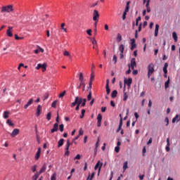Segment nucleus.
<instances>
[{
	"instance_id": "nucleus-1",
	"label": "nucleus",
	"mask_w": 180,
	"mask_h": 180,
	"mask_svg": "<svg viewBox=\"0 0 180 180\" xmlns=\"http://www.w3.org/2000/svg\"><path fill=\"white\" fill-rule=\"evenodd\" d=\"M81 103H82V98L79 96H76L75 101L71 103L70 108H75V110L78 111L79 110V106H81Z\"/></svg>"
},
{
	"instance_id": "nucleus-2",
	"label": "nucleus",
	"mask_w": 180,
	"mask_h": 180,
	"mask_svg": "<svg viewBox=\"0 0 180 180\" xmlns=\"http://www.w3.org/2000/svg\"><path fill=\"white\" fill-rule=\"evenodd\" d=\"M14 11L13 5L9 4L1 7V13H13Z\"/></svg>"
},
{
	"instance_id": "nucleus-3",
	"label": "nucleus",
	"mask_w": 180,
	"mask_h": 180,
	"mask_svg": "<svg viewBox=\"0 0 180 180\" xmlns=\"http://www.w3.org/2000/svg\"><path fill=\"white\" fill-rule=\"evenodd\" d=\"M148 78H150L155 72V70H154V63H150L148 65Z\"/></svg>"
},
{
	"instance_id": "nucleus-4",
	"label": "nucleus",
	"mask_w": 180,
	"mask_h": 180,
	"mask_svg": "<svg viewBox=\"0 0 180 180\" xmlns=\"http://www.w3.org/2000/svg\"><path fill=\"white\" fill-rule=\"evenodd\" d=\"M40 68L42 69V72H44L46 71V69L47 68V64L46 63H39L36 68L37 70H40Z\"/></svg>"
},
{
	"instance_id": "nucleus-5",
	"label": "nucleus",
	"mask_w": 180,
	"mask_h": 180,
	"mask_svg": "<svg viewBox=\"0 0 180 180\" xmlns=\"http://www.w3.org/2000/svg\"><path fill=\"white\" fill-rule=\"evenodd\" d=\"M136 66H137V65L136 63V58H133L131 60V63L128 64V67H129V68H131V70H134V67H136Z\"/></svg>"
},
{
	"instance_id": "nucleus-6",
	"label": "nucleus",
	"mask_w": 180,
	"mask_h": 180,
	"mask_svg": "<svg viewBox=\"0 0 180 180\" xmlns=\"http://www.w3.org/2000/svg\"><path fill=\"white\" fill-rule=\"evenodd\" d=\"M93 20H99V12L97 10L93 12Z\"/></svg>"
},
{
	"instance_id": "nucleus-7",
	"label": "nucleus",
	"mask_w": 180,
	"mask_h": 180,
	"mask_svg": "<svg viewBox=\"0 0 180 180\" xmlns=\"http://www.w3.org/2000/svg\"><path fill=\"white\" fill-rule=\"evenodd\" d=\"M12 30H13V27H8V30L6 31V34L8 37H12L13 36V34L12 33Z\"/></svg>"
},
{
	"instance_id": "nucleus-8",
	"label": "nucleus",
	"mask_w": 180,
	"mask_h": 180,
	"mask_svg": "<svg viewBox=\"0 0 180 180\" xmlns=\"http://www.w3.org/2000/svg\"><path fill=\"white\" fill-rule=\"evenodd\" d=\"M102 123V114H98L97 116V126L101 127Z\"/></svg>"
},
{
	"instance_id": "nucleus-9",
	"label": "nucleus",
	"mask_w": 180,
	"mask_h": 180,
	"mask_svg": "<svg viewBox=\"0 0 180 180\" xmlns=\"http://www.w3.org/2000/svg\"><path fill=\"white\" fill-rule=\"evenodd\" d=\"M46 169H47V165L46 163H44L42 165L39 172H37V173L39 174V175H40L41 174H43L44 172H46Z\"/></svg>"
},
{
	"instance_id": "nucleus-10",
	"label": "nucleus",
	"mask_w": 180,
	"mask_h": 180,
	"mask_svg": "<svg viewBox=\"0 0 180 180\" xmlns=\"http://www.w3.org/2000/svg\"><path fill=\"white\" fill-rule=\"evenodd\" d=\"M40 154H41V148H39L38 150L35 155V157H34L35 161H37L39 160V158H40Z\"/></svg>"
},
{
	"instance_id": "nucleus-11",
	"label": "nucleus",
	"mask_w": 180,
	"mask_h": 180,
	"mask_svg": "<svg viewBox=\"0 0 180 180\" xmlns=\"http://www.w3.org/2000/svg\"><path fill=\"white\" fill-rule=\"evenodd\" d=\"M70 140H68L66 143V147H65V150H66L65 155H70V151H68L70 150Z\"/></svg>"
},
{
	"instance_id": "nucleus-12",
	"label": "nucleus",
	"mask_w": 180,
	"mask_h": 180,
	"mask_svg": "<svg viewBox=\"0 0 180 180\" xmlns=\"http://www.w3.org/2000/svg\"><path fill=\"white\" fill-rule=\"evenodd\" d=\"M137 47V45H136V39H131V50L133 51L134 49Z\"/></svg>"
},
{
	"instance_id": "nucleus-13",
	"label": "nucleus",
	"mask_w": 180,
	"mask_h": 180,
	"mask_svg": "<svg viewBox=\"0 0 180 180\" xmlns=\"http://www.w3.org/2000/svg\"><path fill=\"white\" fill-rule=\"evenodd\" d=\"M55 131H58V123H55L53 129H51V133H55Z\"/></svg>"
},
{
	"instance_id": "nucleus-14",
	"label": "nucleus",
	"mask_w": 180,
	"mask_h": 180,
	"mask_svg": "<svg viewBox=\"0 0 180 180\" xmlns=\"http://www.w3.org/2000/svg\"><path fill=\"white\" fill-rule=\"evenodd\" d=\"M19 129H14L12 133L11 134V137H16L18 134H19Z\"/></svg>"
},
{
	"instance_id": "nucleus-15",
	"label": "nucleus",
	"mask_w": 180,
	"mask_h": 180,
	"mask_svg": "<svg viewBox=\"0 0 180 180\" xmlns=\"http://www.w3.org/2000/svg\"><path fill=\"white\" fill-rule=\"evenodd\" d=\"M124 84L127 85L128 86H130L131 85V83L133 82V79L131 78H128V79H124Z\"/></svg>"
},
{
	"instance_id": "nucleus-16",
	"label": "nucleus",
	"mask_w": 180,
	"mask_h": 180,
	"mask_svg": "<svg viewBox=\"0 0 180 180\" xmlns=\"http://www.w3.org/2000/svg\"><path fill=\"white\" fill-rule=\"evenodd\" d=\"M40 115H41V105H39L37 108V112H36L37 117H39Z\"/></svg>"
},
{
	"instance_id": "nucleus-17",
	"label": "nucleus",
	"mask_w": 180,
	"mask_h": 180,
	"mask_svg": "<svg viewBox=\"0 0 180 180\" xmlns=\"http://www.w3.org/2000/svg\"><path fill=\"white\" fill-rule=\"evenodd\" d=\"M102 165L103 164L101 163V161L98 160L94 167V169H98V171H101V169L102 168Z\"/></svg>"
},
{
	"instance_id": "nucleus-18",
	"label": "nucleus",
	"mask_w": 180,
	"mask_h": 180,
	"mask_svg": "<svg viewBox=\"0 0 180 180\" xmlns=\"http://www.w3.org/2000/svg\"><path fill=\"white\" fill-rule=\"evenodd\" d=\"M95 79V73L94 71L91 70V76H90V86L92 85V82H94V80Z\"/></svg>"
},
{
	"instance_id": "nucleus-19",
	"label": "nucleus",
	"mask_w": 180,
	"mask_h": 180,
	"mask_svg": "<svg viewBox=\"0 0 180 180\" xmlns=\"http://www.w3.org/2000/svg\"><path fill=\"white\" fill-rule=\"evenodd\" d=\"M33 101H34L33 98H30L27 103V104L24 105V109H27L29 106H30V105L33 103Z\"/></svg>"
},
{
	"instance_id": "nucleus-20",
	"label": "nucleus",
	"mask_w": 180,
	"mask_h": 180,
	"mask_svg": "<svg viewBox=\"0 0 180 180\" xmlns=\"http://www.w3.org/2000/svg\"><path fill=\"white\" fill-rule=\"evenodd\" d=\"M64 146V139H60L58 141V148H60V147H63Z\"/></svg>"
},
{
	"instance_id": "nucleus-21",
	"label": "nucleus",
	"mask_w": 180,
	"mask_h": 180,
	"mask_svg": "<svg viewBox=\"0 0 180 180\" xmlns=\"http://www.w3.org/2000/svg\"><path fill=\"white\" fill-rule=\"evenodd\" d=\"M167 68H168V63H165V65H164V67H163V72H164V74H168V70H167Z\"/></svg>"
},
{
	"instance_id": "nucleus-22",
	"label": "nucleus",
	"mask_w": 180,
	"mask_h": 180,
	"mask_svg": "<svg viewBox=\"0 0 180 180\" xmlns=\"http://www.w3.org/2000/svg\"><path fill=\"white\" fill-rule=\"evenodd\" d=\"M159 29H160V25L158 24H156L155 28V37H157V36H158Z\"/></svg>"
},
{
	"instance_id": "nucleus-23",
	"label": "nucleus",
	"mask_w": 180,
	"mask_h": 180,
	"mask_svg": "<svg viewBox=\"0 0 180 180\" xmlns=\"http://www.w3.org/2000/svg\"><path fill=\"white\" fill-rule=\"evenodd\" d=\"M94 176H95V172L91 173V174H89L86 180H92L94 179Z\"/></svg>"
},
{
	"instance_id": "nucleus-24",
	"label": "nucleus",
	"mask_w": 180,
	"mask_h": 180,
	"mask_svg": "<svg viewBox=\"0 0 180 180\" xmlns=\"http://www.w3.org/2000/svg\"><path fill=\"white\" fill-rule=\"evenodd\" d=\"M179 120H180V117H179V115H176V116H175V117H174L173 119H172V123H175V122H179Z\"/></svg>"
},
{
	"instance_id": "nucleus-25",
	"label": "nucleus",
	"mask_w": 180,
	"mask_h": 180,
	"mask_svg": "<svg viewBox=\"0 0 180 180\" xmlns=\"http://www.w3.org/2000/svg\"><path fill=\"white\" fill-rule=\"evenodd\" d=\"M40 176V173H38L37 172L35 173L34 176H32V180H37V178Z\"/></svg>"
},
{
	"instance_id": "nucleus-26",
	"label": "nucleus",
	"mask_w": 180,
	"mask_h": 180,
	"mask_svg": "<svg viewBox=\"0 0 180 180\" xmlns=\"http://www.w3.org/2000/svg\"><path fill=\"white\" fill-rule=\"evenodd\" d=\"M172 37L175 42L178 41V35H176V32H174L172 33Z\"/></svg>"
},
{
	"instance_id": "nucleus-27",
	"label": "nucleus",
	"mask_w": 180,
	"mask_h": 180,
	"mask_svg": "<svg viewBox=\"0 0 180 180\" xmlns=\"http://www.w3.org/2000/svg\"><path fill=\"white\" fill-rule=\"evenodd\" d=\"M166 151L168 153L169 151V138L167 139V146Z\"/></svg>"
},
{
	"instance_id": "nucleus-28",
	"label": "nucleus",
	"mask_w": 180,
	"mask_h": 180,
	"mask_svg": "<svg viewBox=\"0 0 180 180\" xmlns=\"http://www.w3.org/2000/svg\"><path fill=\"white\" fill-rule=\"evenodd\" d=\"M79 81H80V82H84V74L82 72L79 73Z\"/></svg>"
},
{
	"instance_id": "nucleus-29",
	"label": "nucleus",
	"mask_w": 180,
	"mask_h": 180,
	"mask_svg": "<svg viewBox=\"0 0 180 180\" xmlns=\"http://www.w3.org/2000/svg\"><path fill=\"white\" fill-rule=\"evenodd\" d=\"M116 96H117V91L114 90V91H112V92L111 94V97L112 98H116Z\"/></svg>"
},
{
	"instance_id": "nucleus-30",
	"label": "nucleus",
	"mask_w": 180,
	"mask_h": 180,
	"mask_svg": "<svg viewBox=\"0 0 180 180\" xmlns=\"http://www.w3.org/2000/svg\"><path fill=\"white\" fill-rule=\"evenodd\" d=\"M3 117L4 119H8L9 117V112L8 111H4Z\"/></svg>"
},
{
	"instance_id": "nucleus-31",
	"label": "nucleus",
	"mask_w": 180,
	"mask_h": 180,
	"mask_svg": "<svg viewBox=\"0 0 180 180\" xmlns=\"http://www.w3.org/2000/svg\"><path fill=\"white\" fill-rule=\"evenodd\" d=\"M120 53H124V45L121 44L119 47Z\"/></svg>"
},
{
	"instance_id": "nucleus-32",
	"label": "nucleus",
	"mask_w": 180,
	"mask_h": 180,
	"mask_svg": "<svg viewBox=\"0 0 180 180\" xmlns=\"http://www.w3.org/2000/svg\"><path fill=\"white\" fill-rule=\"evenodd\" d=\"M128 165H129V162L127 161L124 162V165H123V170L124 171L127 169Z\"/></svg>"
},
{
	"instance_id": "nucleus-33",
	"label": "nucleus",
	"mask_w": 180,
	"mask_h": 180,
	"mask_svg": "<svg viewBox=\"0 0 180 180\" xmlns=\"http://www.w3.org/2000/svg\"><path fill=\"white\" fill-rule=\"evenodd\" d=\"M86 104V98H82V102L81 103L80 105L84 108Z\"/></svg>"
},
{
	"instance_id": "nucleus-34",
	"label": "nucleus",
	"mask_w": 180,
	"mask_h": 180,
	"mask_svg": "<svg viewBox=\"0 0 180 180\" xmlns=\"http://www.w3.org/2000/svg\"><path fill=\"white\" fill-rule=\"evenodd\" d=\"M64 26H65V23H62L60 25V27H61L62 30H63V32H65V33H67V28H65Z\"/></svg>"
},
{
	"instance_id": "nucleus-35",
	"label": "nucleus",
	"mask_w": 180,
	"mask_h": 180,
	"mask_svg": "<svg viewBox=\"0 0 180 180\" xmlns=\"http://www.w3.org/2000/svg\"><path fill=\"white\" fill-rule=\"evenodd\" d=\"M92 99V91H89V95L87 96V101H91Z\"/></svg>"
},
{
	"instance_id": "nucleus-36",
	"label": "nucleus",
	"mask_w": 180,
	"mask_h": 180,
	"mask_svg": "<svg viewBox=\"0 0 180 180\" xmlns=\"http://www.w3.org/2000/svg\"><path fill=\"white\" fill-rule=\"evenodd\" d=\"M120 124L119 127H122L123 126V118L122 117V114L120 115Z\"/></svg>"
},
{
	"instance_id": "nucleus-37",
	"label": "nucleus",
	"mask_w": 180,
	"mask_h": 180,
	"mask_svg": "<svg viewBox=\"0 0 180 180\" xmlns=\"http://www.w3.org/2000/svg\"><path fill=\"white\" fill-rule=\"evenodd\" d=\"M14 36H15V40H23V39H25V37H18V34H15Z\"/></svg>"
},
{
	"instance_id": "nucleus-38",
	"label": "nucleus",
	"mask_w": 180,
	"mask_h": 180,
	"mask_svg": "<svg viewBox=\"0 0 180 180\" xmlns=\"http://www.w3.org/2000/svg\"><path fill=\"white\" fill-rule=\"evenodd\" d=\"M91 41L92 44L98 46V41H96V39H95V38H92L91 39Z\"/></svg>"
},
{
	"instance_id": "nucleus-39",
	"label": "nucleus",
	"mask_w": 180,
	"mask_h": 180,
	"mask_svg": "<svg viewBox=\"0 0 180 180\" xmlns=\"http://www.w3.org/2000/svg\"><path fill=\"white\" fill-rule=\"evenodd\" d=\"M81 86H83V88H85V82H80L79 86L77 87L78 89L81 88Z\"/></svg>"
},
{
	"instance_id": "nucleus-40",
	"label": "nucleus",
	"mask_w": 180,
	"mask_h": 180,
	"mask_svg": "<svg viewBox=\"0 0 180 180\" xmlns=\"http://www.w3.org/2000/svg\"><path fill=\"white\" fill-rule=\"evenodd\" d=\"M169 86V79H168V80L165 83V89H167V88H168Z\"/></svg>"
},
{
	"instance_id": "nucleus-41",
	"label": "nucleus",
	"mask_w": 180,
	"mask_h": 180,
	"mask_svg": "<svg viewBox=\"0 0 180 180\" xmlns=\"http://www.w3.org/2000/svg\"><path fill=\"white\" fill-rule=\"evenodd\" d=\"M84 116H85V109L82 110V114L80 115V119H84Z\"/></svg>"
},
{
	"instance_id": "nucleus-42",
	"label": "nucleus",
	"mask_w": 180,
	"mask_h": 180,
	"mask_svg": "<svg viewBox=\"0 0 180 180\" xmlns=\"http://www.w3.org/2000/svg\"><path fill=\"white\" fill-rule=\"evenodd\" d=\"M36 169H37V165H34V166H32L31 170L32 171V172H34Z\"/></svg>"
},
{
	"instance_id": "nucleus-43",
	"label": "nucleus",
	"mask_w": 180,
	"mask_h": 180,
	"mask_svg": "<svg viewBox=\"0 0 180 180\" xmlns=\"http://www.w3.org/2000/svg\"><path fill=\"white\" fill-rule=\"evenodd\" d=\"M129 4H130V1H128V2L127 3V6H126L125 11H124L125 13L129 12Z\"/></svg>"
},
{
	"instance_id": "nucleus-44",
	"label": "nucleus",
	"mask_w": 180,
	"mask_h": 180,
	"mask_svg": "<svg viewBox=\"0 0 180 180\" xmlns=\"http://www.w3.org/2000/svg\"><path fill=\"white\" fill-rule=\"evenodd\" d=\"M117 41L118 42L122 41V35H121L120 34H117Z\"/></svg>"
},
{
	"instance_id": "nucleus-45",
	"label": "nucleus",
	"mask_w": 180,
	"mask_h": 180,
	"mask_svg": "<svg viewBox=\"0 0 180 180\" xmlns=\"http://www.w3.org/2000/svg\"><path fill=\"white\" fill-rule=\"evenodd\" d=\"M56 176H57V174H56V173H53L51 176V180H56Z\"/></svg>"
},
{
	"instance_id": "nucleus-46",
	"label": "nucleus",
	"mask_w": 180,
	"mask_h": 180,
	"mask_svg": "<svg viewBox=\"0 0 180 180\" xmlns=\"http://www.w3.org/2000/svg\"><path fill=\"white\" fill-rule=\"evenodd\" d=\"M79 136H84V130L82 129V128H80L79 130Z\"/></svg>"
},
{
	"instance_id": "nucleus-47",
	"label": "nucleus",
	"mask_w": 180,
	"mask_h": 180,
	"mask_svg": "<svg viewBox=\"0 0 180 180\" xmlns=\"http://www.w3.org/2000/svg\"><path fill=\"white\" fill-rule=\"evenodd\" d=\"M59 130L61 132L64 131V124H62L59 126Z\"/></svg>"
},
{
	"instance_id": "nucleus-48",
	"label": "nucleus",
	"mask_w": 180,
	"mask_h": 180,
	"mask_svg": "<svg viewBox=\"0 0 180 180\" xmlns=\"http://www.w3.org/2000/svg\"><path fill=\"white\" fill-rule=\"evenodd\" d=\"M105 89L107 92V95H109V94H110V89L109 88V86H105Z\"/></svg>"
},
{
	"instance_id": "nucleus-49",
	"label": "nucleus",
	"mask_w": 180,
	"mask_h": 180,
	"mask_svg": "<svg viewBox=\"0 0 180 180\" xmlns=\"http://www.w3.org/2000/svg\"><path fill=\"white\" fill-rule=\"evenodd\" d=\"M46 119L48 120H51V113L49 112H48L47 115H46Z\"/></svg>"
},
{
	"instance_id": "nucleus-50",
	"label": "nucleus",
	"mask_w": 180,
	"mask_h": 180,
	"mask_svg": "<svg viewBox=\"0 0 180 180\" xmlns=\"http://www.w3.org/2000/svg\"><path fill=\"white\" fill-rule=\"evenodd\" d=\"M52 108H57V101H55L51 104Z\"/></svg>"
},
{
	"instance_id": "nucleus-51",
	"label": "nucleus",
	"mask_w": 180,
	"mask_h": 180,
	"mask_svg": "<svg viewBox=\"0 0 180 180\" xmlns=\"http://www.w3.org/2000/svg\"><path fill=\"white\" fill-rule=\"evenodd\" d=\"M98 5V1L91 4H89V8H95Z\"/></svg>"
},
{
	"instance_id": "nucleus-52",
	"label": "nucleus",
	"mask_w": 180,
	"mask_h": 180,
	"mask_svg": "<svg viewBox=\"0 0 180 180\" xmlns=\"http://www.w3.org/2000/svg\"><path fill=\"white\" fill-rule=\"evenodd\" d=\"M86 33L87 34H89V36H92V30L91 29L87 30Z\"/></svg>"
},
{
	"instance_id": "nucleus-53",
	"label": "nucleus",
	"mask_w": 180,
	"mask_h": 180,
	"mask_svg": "<svg viewBox=\"0 0 180 180\" xmlns=\"http://www.w3.org/2000/svg\"><path fill=\"white\" fill-rule=\"evenodd\" d=\"M112 60L114 61V64H116V63H117V57L116 56V55L113 56Z\"/></svg>"
},
{
	"instance_id": "nucleus-54",
	"label": "nucleus",
	"mask_w": 180,
	"mask_h": 180,
	"mask_svg": "<svg viewBox=\"0 0 180 180\" xmlns=\"http://www.w3.org/2000/svg\"><path fill=\"white\" fill-rule=\"evenodd\" d=\"M65 93H66L65 91H63L62 93H60V94H59V98H63V97H64V96H65Z\"/></svg>"
},
{
	"instance_id": "nucleus-55",
	"label": "nucleus",
	"mask_w": 180,
	"mask_h": 180,
	"mask_svg": "<svg viewBox=\"0 0 180 180\" xmlns=\"http://www.w3.org/2000/svg\"><path fill=\"white\" fill-rule=\"evenodd\" d=\"M63 56H65L67 57H70V52H68V51H65L63 53Z\"/></svg>"
},
{
	"instance_id": "nucleus-56",
	"label": "nucleus",
	"mask_w": 180,
	"mask_h": 180,
	"mask_svg": "<svg viewBox=\"0 0 180 180\" xmlns=\"http://www.w3.org/2000/svg\"><path fill=\"white\" fill-rule=\"evenodd\" d=\"M7 124L9 126H13V123H12V121L11 120H8L6 122Z\"/></svg>"
},
{
	"instance_id": "nucleus-57",
	"label": "nucleus",
	"mask_w": 180,
	"mask_h": 180,
	"mask_svg": "<svg viewBox=\"0 0 180 180\" xmlns=\"http://www.w3.org/2000/svg\"><path fill=\"white\" fill-rule=\"evenodd\" d=\"M46 99H49V93H46L44 95V101H46Z\"/></svg>"
},
{
	"instance_id": "nucleus-58",
	"label": "nucleus",
	"mask_w": 180,
	"mask_h": 180,
	"mask_svg": "<svg viewBox=\"0 0 180 180\" xmlns=\"http://www.w3.org/2000/svg\"><path fill=\"white\" fill-rule=\"evenodd\" d=\"M74 160H81V155L77 154L76 157L74 158Z\"/></svg>"
},
{
	"instance_id": "nucleus-59",
	"label": "nucleus",
	"mask_w": 180,
	"mask_h": 180,
	"mask_svg": "<svg viewBox=\"0 0 180 180\" xmlns=\"http://www.w3.org/2000/svg\"><path fill=\"white\" fill-rule=\"evenodd\" d=\"M115 153H119V151H120V147L116 146L115 148Z\"/></svg>"
},
{
	"instance_id": "nucleus-60",
	"label": "nucleus",
	"mask_w": 180,
	"mask_h": 180,
	"mask_svg": "<svg viewBox=\"0 0 180 180\" xmlns=\"http://www.w3.org/2000/svg\"><path fill=\"white\" fill-rule=\"evenodd\" d=\"M165 122L167 123L166 126H168L169 124V120L168 119V117H166L165 119Z\"/></svg>"
},
{
	"instance_id": "nucleus-61",
	"label": "nucleus",
	"mask_w": 180,
	"mask_h": 180,
	"mask_svg": "<svg viewBox=\"0 0 180 180\" xmlns=\"http://www.w3.org/2000/svg\"><path fill=\"white\" fill-rule=\"evenodd\" d=\"M126 15H127V13L124 12L122 15V20H124L126 19Z\"/></svg>"
},
{
	"instance_id": "nucleus-62",
	"label": "nucleus",
	"mask_w": 180,
	"mask_h": 180,
	"mask_svg": "<svg viewBox=\"0 0 180 180\" xmlns=\"http://www.w3.org/2000/svg\"><path fill=\"white\" fill-rule=\"evenodd\" d=\"M56 123H58V122H60V117H59V115H58V113L57 114V117H56Z\"/></svg>"
},
{
	"instance_id": "nucleus-63",
	"label": "nucleus",
	"mask_w": 180,
	"mask_h": 180,
	"mask_svg": "<svg viewBox=\"0 0 180 180\" xmlns=\"http://www.w3.org/2000/svg\"><path fill=\"white\" fill-rule=\"evenodd\" d=\"M127 98H128V96H127V94H126V93H124V101H127Z\"/></svg>"
},
{
	"instance_id": "nucleus-64",
	"label": "nucleus",
	"mask_w": 180,
	"mask_h": 180,
	"mask_svg": "<svg viewBox=\"0 0 180 180\" xmlns=\"http://www.w3.org/2000/svg\"><path fill=\"white\" fill-rule=\"evenodd\" d=\"M134 116L136 117V120H137V119H139V114L137 112H134Z\"/></svg>"
}]
</instances>
